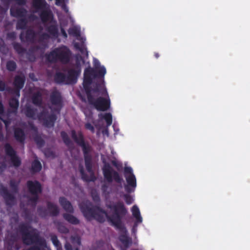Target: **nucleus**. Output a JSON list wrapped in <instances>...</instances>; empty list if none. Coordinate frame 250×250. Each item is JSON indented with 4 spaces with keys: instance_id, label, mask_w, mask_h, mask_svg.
<instances>
[{
    "instance_id": "1",
    "label": "nucleus",
    "mask_w": 250,
    "mask_h": 250,
    "mask_svg": "<svg viewBox=\"0 0 250 250\" xmlns=\"http://www.w3.org/2000/svg\"><path fill=\"white\" fill-rule=\"evenodd\" d=\"M71 137L75 142L82 148L85 166L86 170L89 173L88 176L84 172L83 166L82 165L79 166V170L80 172L82 179L85 182H94L96 178L94 175V171L92 169V159L91 155L92 147L88 142H85L84 136L81 131H79L77 134L75 130L71 131Z\"/></svg>"
},
{
    "instance_id": "2",
    "label": "nucleus",
    "mask_w": 250,
    "mask_h": 250,
    "mask_svg": "<svg viewBox=\"0 0 250 250\" xmlns=\"http://www.w3.org/2000/svg\"><path fill=\"white\" fill-rule=\"evenodd\" d=\"M32 5L36 12H39L40 18L45 30L51 37L57 38L59 36V30L56 21L54 24L49 25L46 24L47 22L53 21V15L45 0H33Z\"/></svg>"
},
{
    "instance_id": "3",
    "label": "nucleus",
    "mask_w": 250,
    "mask_h": 250,
    "mask_svg": "<svg viewBox=\"0 0 250 250\" xmlns=\"http://www.w3.org/2000/svg\"><path fill=\"white\" fill-rule=\"evenodd\" d=\"M107 208L112 211V215L107 216L108 220L121 232H126V229L122 223V219L126 216L128 211L124 203L118 201L113 204L107 205Z\"/></svg>"
},
{
    "instance_id": "4",
    "label": "nucleus",
    "mask_w": 250,
    "mask_h": 250,
    "mask_svg": "<svg viewBox=\"0 0 250 250\" xmlns=\"http://www.w3.org/2000/svg\"><path fill=\"white\" fill-rule=\"evenodd\" d=\"M79 207L86 219L90 220L94 219L100 223L104 221V218L102 213L106 214V212L100 207L94 206L90 202L86 201L81 203Z\"/></svg>"
},
{
    "instance_id": "5",
    "label": "nucleus",
    "mask_w": 250,
    "mask_h": 250,
    "mask_svg": "<svg viewBox=\"0 0 250 250\" xmlns=\"http://www.w3.org/2000/svg\"><path fill=\"white\" fill-rule=\"evenodd\" d=\"M71 52L66 46L55 48L48 54L45 55L46 59L51 63L61 62L62 64L68 63L71 59Z\"/></svg>"
},
{
    "instance_id": "6",
    "label": "nucleus",
    "mask_w": 250,
    "mask_h": 250,
    "mask_svg": "<svg viewBox=\"0 0 250 250\" xmlns=\"http://www.w3.org/2000/svg\"><path fill=\"white\" fill-rule=\"evenodd\" d=\"M103 173L105 181L111 183L114 180L117 183L121 184L123 181L122 177L119 173L114 170L108 163H105L103 168Z\"/></svg>"
},
{
    "instance_id": "7",
    "label": "nucleus",
    "mask_w": 250,
    "mask_h": 250,
    "mask_svg": "<svg viewBox=\"0 0 250 250\" xmlns=\"http://www.w3.org/2000/svg\"><path fill=\"white\" fill-rule=\"evenodd\" d=\"M106 98L99 97L95 99L93 98L88 102V104L93 106L98 111H105L108 110L110 107V100L108 96L107 92L104 90Z\"/></svg>"
},
{
    "instance_id": "8",
    "label": "nucleus",
    "mask_w": 250,
    "mask_h": 250,
    "mask_svg": "<svg viewBox=\"0 0 250 250\" xmlns=\"http://www.w3.org/2000/svg\"><path fill=\"white\" fill-rule=\"evenodd\" d=\"M47 208L40 206L37 208V212L42 218H45L48 216L51 217L57 216L60 213L59 207L50 201L46 202Z\"/></svg>"
},
{
    "instance_id": "9",
    "label": "nucleus",
    "mask_w": 250,
    "mask_h": 250,
    "mask_svg": "<svg viewBox=\"0 0 250 250\" xmlns=\"http://www.w3.org/2000/svg\"><path fill=\"white\" fill-rule=\"evenodd\" d=\"M106 72V69L104 66H100L97 70L90 67L86 68L84 72L83 81H85L87 83H92L93 78H103Z\"/></svg>"
},
{
    "instance_id": "10",
    "label": "nucleus",
    "mask_w": 250,
    "mask_h": 250,
    "mask_svg": "<svg viewBox=\"0 0 250 250\" xmlns=\"http://www.w3.org/2000/svg\"><path fill=\"white\" fill-rule=\"evenodd\" d=\"M50 101L51 104L56 107L50 108L53 112H56L59 114L63 106V101L61 92L56 89H55L50 95Z\"/></svg>"
},
{
    "instance_id": "11",
    "label": "nucleus",
    "mask_w": 250,
    "mask_h": 250,
    "mask_svg": "<svg viewBox=\"0 0 250 250\" xmlns=\"http://www.w3.org/2000/svg\"><path fill=\"white\" fill-rule=\"evenodd\" d=\"M38 119L42 122L43 125L48 128L54 126L55 123L57 119V115L52 113L49 114L47 110L43 109L38 116Z\"/></svg>"
},
{
    "instance_id": "12",
    "label": "nucleus",
    "mask_w": 250,
    "mask_h": 250,
    "mask_svg": "<svg viewBox=\"0 0 250 250\" xmlns=\"http://www.w3.org/2000/svg\"><path fill=\"white\" fill-rule=\"evenodd\" d=\"M4 150L6 154L10 157V161L12 165L15 167H19L21 164V159L17 155L16 151L9 143L5 144Z\"/></svg>"
},
{
    "instance_id": "13",
    "label": "nucleus",
    "mask_w": 250,
    "mask_h": 250,
    "mask_svg": "<svg viewBox=\"0 0 250 250\" xmlns=\"http://www.w3.org/2000/svg\"><path fill=\"white\" fill-rule=\"evenodd\" d=\"M36 38V33L32 28L27 29L25 33L22 31L20 35L21 42L34 43Z\"/></svg>"
},
{
    "instance_id": "14",
    "label": "nucleus",
    "mask_w": 250,
    "mask_h": 250,
    "mask_svg": "<svg viewBox=\"0 0 250 250\" xmlns=\"http://www.w3.org/2000/svg\"><path fill=\"white\" fill-rule=\"evenodd\" d=\"M26 185L28 190L31 194H39L42 193V186L39 181L29 180Z\"/></svg>"
},
{
    "instance_id": "15",
    "label": "nucleus",
    "mask_w": 250,
    "mask_h": 250,
    "mask_svg": "<svg viewBox=\"0 0 250 250\" xmlns=\"http://www.w3.org/2000/svg\"><path fill=\"white\" fill-rule=\"evenodd\" d=\"M0 193L4 198L7 206H12L15 202V197L14 195L9 193L6 187L1 186L0 188Z\"/></svg>"
},
{
    "instance_id": "16",
    "label": "nucleus",
    "mask_w": 250,
    "mask_h": 250,
    "mask_svg": "<svg viewBox=\"0 0 250 250\" xmlns=\"http://www.w3.org/2000/svg\"><path fill=\"white\" fill-rule=\"evenodd\" d=\"M11 16L16 18L26 17L27 11L23 7H11L10 9Z\"/></svg>"
},
{
    "instance_id": "17",
    "label": "nucleus",
    "mask_w": 250,
    "mask_h": 250,
    "mask_svg": "<svg viewBox=\"0 0 250 250\" xmlns=\"http://www.w3.org/2000/svg\"><path fill=\"white\" fill-rule=\"evenodd\" d=\"M81 70L75 69H70L67 71V83L74 84L76 83L78 76L81 73Z\"/></svg>"
},
{
    "instance_id": "18",
    "label": "nucleus",
    "mask_w": 250,
    "mask_h": 250,
    "mask_svg": "<svg viewBox=\"0 0 250 250\" xmlns=\"http://www.w3.org/2000/svg\"><path fill=\"white\" fill-rule=\"evenodd\" d=\"M14 136L16 140L21 143L23 144L26 139V135L23 129L20 127H15L14 128Z\"/></svg>"
},
{
    "instance_id": "19",
    "label": "nucleus",
    "mask_w": 250,
    "mask_h": 250,
    "mask_svg": "<svg viewBox=\"0 0 250 250\" xmlns=\"http://www.w3.org/2000/svg\"><path fill=\"white\" fill-rule=\"evenodd\" d=\"M59 200L61 206L65 211L69 213H74V210L71 203L66 198L60 197Z\"/></svg>"
},
{
    "instance_id": "20",
    "label": "nucleus",
    "mask_w": 250,
    "mask_h": 250,
    "mask_svg": "<svg viewBox=\"0 0 250 250\" xmlns=\"http://www.w3.org/2000/svg\"><path fill=\"white\" fill-rule=\"evenodd\" d=\"M125 178L127 185L125 186V190L127 192H130L131 191L130 188H135L136 187L135 176L134 174L126 175Z\"/></svg>"
},
{
    "instance_id": "21",
    "label": "nucleus",
    "mask_w": 250,
    "mask_h": 250,
    "mask_svg": "<svg viewBox=\"0 0 250 250\" xmlns=\"http://www.w3.org/2000/svg\"><path fill=\"white\" fill-rule=\"evenodd\" d=\"M26 78L23 74L15 76L13 82V85L15 87L22 89L24 85Z\"/></svg>"
},
{
    "instance_id": "22",
    "label": "nucleus",
    "mask_w": 250,
    "mask_h": 250,
    "mask_svg": "<svg viewBox=\"0 0 250 250\" xmlns=\"http://www.w3.org/2000/svg\"><path fill=\"white\" fill-rule=\"evenodd\" d=\"M32 103L37 106H41L42 104V94L40 91L34 93L32 96Z\"/></svg>"
},
{
    "instance_id": "23",
    "label": "nucleus",
    "mask_w": 250,
    "mask_h": 250,
    "mask_svg": "<svg viewBox=\"0 0 250 250\" xmlns=\"http://www.w3.org/2000/svg\"><path fill=\"white\" fill-rule=\"evenodd\" d=\"M9 105L12 109L10 112L14 114L17 113L19 106V102L18 99L15 97H12L9 100Z\"/></svg>"
},
{
    "instance_id": "24",
    "label": "nucleus",
    "mask_w": 250,
    "mask_h": 250,
    "mask_svg": "<svg viewBox=\"0 0 250 250\" xmlns=\"http://www.w3.org/2000/svg\"><path fill=\"white\" fill-rule=\"evenodd\" d=\"M63 218L69 223L73 225H78L80 223V220L70 213H63Z\"/></svg>"
},
{
    "instance_id": "25",
    "label": "nucleus",
    "mask_w": 250,
    "mask_h": 250,
    "mask_svg": "<svg viewBox=\"0 0 250 250\" xmlns=\"http://www.w3.org/2000/svg\"><path fill=\"white\" fill-rule=\"evenodd\" d=\"M124 234H122L119 236V240L122 242V243L124 245V246L127 248L129 247V245L132 243L131 239L127 236L126 234L127 231L126 232H122Z\"/></svg>"
},
{
    "instance_id": "26",
    "label": "nucleus",
    "mask_w": 250,
    "mask_h": 250,
    "mask_svg": "<svg viewBox=\"0 0 250 250\" xmlns=\"http://www.w3.org/2000/svg\"><path fill=\"white\" fill-rule=\"evenodd\" d=\"M28 20L26 17L18 19L16 23L17 30H24L27 27Z\"/></svg>"
},
{
    "instance_id": "27",
    "label": "nucleus",
    "mask_w": 250,
    "mask_h": 250,
    "mask_svg": "<svg viewBox=\"0 0 250 250\" xmlns=\"http://www.w3.org/2000/svg\"><path fill=\"white\" fill-rule=\"evenodd\" d=\"M91 84L87 83L85 81H83V85L86 94L88 103L94 98L91 93L92 89L90 87Z\"/></svg>"
},
{
    "instance_id": "28",
    "label": "nucleus",
    "mask_w": 250,
    "mask_h": 250,
    "mask_svg": "<svg viewBox=\"0 0 250 250\" xmlns=\"http://www.w3.org/2000/svg\"><path fill=\"white\" fill-rule=\"evenodd\" d=\"M54 80L56 83H62L67 82L66 76L62 72H57L54 77Z\"/></svg>"
},
{
    "instance_id": "29",
    "label": "nucleus",
    "mask_w": 250,
    "mask_h": 250,
    "mask_svg": "<svg viewBox=\"0 0 250 250\" xmlns=\"http://www.w3.org/2000/svg\"><path fill=\"white\" fill-rule=\"evenodd\" d=\"M131 211L133 216L136 218L137 222L141 223L142 222V218L141 216L139 208L136 205H134L131 208Z\"/></svg>"
},
{
    "instance_id": "30",
    "label": "nucleus",
    "mask_w": 250,
    "mask_h": 250,
    "mask_svg": "<svg viewBox=\"0 0 250 250\" xmlns=\"http://www.w3.org/2000/svg\"><path fill=\"white\" fill-rule=\"evenodd\" d=\"M99 117L101 119H104L106 123L107 126H110L112 123V116L110 113H106L104 114H99Z\"/></svg>"
},
{
    "instance_id": "31",
    "label": "nucleus",
    "mask_w": 250,
    "mask_h": 250,
    "mask_svg": "<svg viewBox=\"0 0 250 250\" xmlns=\"http://www.w3.org/2000/svg\"><path fill=\"white\" fill-rule=\"evenodd\" d=\"M42 165L38 160H35L32 163L31 170L33 173H37L42 169Z\"/></svg>"
},
{
    "instance_id": "32",
    "label": "nucleus",
    "mask_w": 250,
    "mask_h": 250,
    "mask_svg": "<svg viewBox=\"0 0 250 250\" xmlns=\"http://www.w3.org/2000/svg\"><path fill=\"white\" fill-rule=\"evenodd\" d=\"M61 136L63 140V143L68 147H70L73 145L72 142L68 137L66 132L64 131L61 132Z\"/></svg>"
},
{
    "instance_id": "33",
    "label": "nucleus",
    "mask_w": 250,
    "mask_h": 250,
    "mask_svg": "<svg viewBox=\"0 0 250 250\" xmlns=\"http://www.w3.org/2000/svg\"><path fill=\"white\" fill-rule=\"evenodd\" d=\"M36 112V109L32 108L31 107L28 106L26 107L25 110V114L26 116L28 118L34 119Z\"/></svg>"
},
{
    "instance_id": "34",
    "label": "nucleus",
    "mask_w": 250,
    "mask_h": 250,
    "mask_svg": "<svg viewBox=\"0 0 250 250\" xmlns=\"http://www.w3.org/2000/svg\"><path fill=\"white\" fill-rule=\"evenodd\" d=\"M12 44L14 50L19 54H22L26 52V49L20 43L14 42Z\"/></svg>"
},
{
    "instance_id": "35",
    "label": "nucleus",
    "mask_w": 250,
    "mask_h": 250,
    "mask_svg": "<svg viewBox=\"0 0 250 250\" xmlns=\"http://www.w3.org/2000/svg\"><path fill=\"white\" fill-rule=\"evenodd\" d=\"M34 140L39 147L43 146L45 144L44 140L38 133H36L34 135Z\"/></svg>"
},
{
    "instance_id": "36",
    "label": "nucleus",
    "mask_w": 250,
    "mask_h": 250,
    "mask_svg": "<svg viewBox=\"0 0 250 250\" xmlns=\"http://www.w3.org/2000/svg\"><path fill=\"white\" fill-rule=\"evenodd\" d=\"M51 240L57 250H62V245L56 235H51Z\"/></svg>"
},
{
    "instance_id": "37",
    "label": "nucleus",
    "mask_w": 250,
    "mask_h": 250,
    "mask_svg": "<svg viewBox=\"0 0 250 250\" xmlns=\"http://www.w3.org/2000/svg\"><path fill=\"white\" fill-rule=\"evenodd\" d=\"M10 187L11 188L12 191L15 193H17L19 191V182H16L14 180H11L10 181L9 183Z\"/></svg>"
},
{
    "instance_id": "38",
    "label": "nucleus",
    "mask_w": 250,
    "mask_h": 250,
    "mask_svg": "<svg viewBox=\"0 0 250 250\" xmlns=\"http://www.w3.org/2000/svg\"><path fill=\"white\" fill-rule=\"evenodd\" d=\"M74 46L77 49L79 50L82 54H85L87 56L88 55V52L84 44H80L78 43H76Z\"/></svg>"
},
{
    "instance_id": "39",
    "label": "nucleus",
    "mask_w": 250,
    "mask_h": 250,
    "mask_svg": "<svg viewBox=\"0 0 250 250\" xmlns=\"http://www.w3.org/2000/svg\"><path fill=\"white\" fill-rule=\"evenodd\" d=\"M6 68L9 71H14L17 68L16 63L14 61H9L6 63Z\"/></svg>"
},
{
    "instance_id": "40",
    "label": "nucleus",
    "mask_w": 250,
    "mask_h": 250,
    "mask_svg": "<svg viewBox=\"0 0 250 250\" xmlns=\"http://www.w3.org/2000/svg\"><path fill=\"white\" fill-rule=\"evenodd\" d=\"M41 49V47L39 45H34L31 46L29 49V53L28 54V55L29 57H31L33 59V61H34L35 59V57L33 54H31L30 53H34L35 52H36L40 50ZM29 59V57H28Z\"/></svg>"
},
{
    "instance_id": "41",
    "label": "nucleus",
    "mask_w": 250,
    "mask_h": 250,
    "mask_svg": "<svg viewBox=\"0 0 250 250\" xmlns=\"http://www.w3.org/2000/svg\"><path fill=\"white\" fill-rule=\"evenodd\" d=\"M68 33L69 35L75 37H79L80 36V30L78 28L74 27L69 29Z\"/></svg>"
},
{
    "instance_id": "42",
    "label": "nucleus",
    "mask_w": 250,
    "mask_h": 250,
    "mask_svg": "<svg viewBox=\"0 0 250 250\" xmlns=\"http://www.w3.org/2000/svg\"><path fill=\"white\" fill-rule=\"evenodd\" d=\"M91 195L92 200L95 203H98L100 201L99 195L96 190H92L91 192Z\"/></svg>"
},
{
    "instance_id": "43",
    "label": "nucleus",
    "mask_w": 250,
    "mask_h": 250,
    "mask_svg": "<svg viewBox=\"0 0 250 250\" xmlns=\"http://www.w3.org/2000/svg\"><path fill=\"white\" fill-rule=\"evenodd\" d=\"M33 195L29 199V201L32 203L33 206H35L39 200V194H32Z\"/></svg>"
},
{
    "instance_id": "44",
    "label": "nucleus",
    "mask_w": 250,
    "mask_h": 250,
    "mask_svg": "<svg viewBox=\"0 0 250 250\" xmlns=\"http://www.w3.org/2000/svg\"><path fill=\"white\" fill-rule=\"evenodd\" d=\"M10 88L7 86L4 82L0 81V91H10Z\"/></svg>"
},
{
    "instance_id": "45",
    "label": "nucleus",
    "mask_w": 250,
    "mask_h": 250,
    "mask_svg": "<svg viewBox=\"0 0 250 250\" xmlns=\"http://www.w3.org/2000/svg\"><path fill=\"white\" fill-rule=\"evenodd\" d=\"M124 197L126 204L130 205L133 203V200L130 195L126 194L124 195Z\"/></svg>"
},
{
    "instance_id": "46",
    "label": "nucleus",
    "mask_w": 250,
    "mask_h": 250,
    "mask_svg": "<svg viewBox=\"0 0 250 250\" xmlns=\"http://www.w3.org/2000/svg\"><path fill=\"white\" fill-rule=\"evenodd\" d=\"M44 154L46 156L50 157H55V153L51 149L48 148L44 150Z\"/></svg>"
},
{
    "instance_id": "47",
    "label": "nucleus",
    "mask_w": 250,
    "mask_h": 250,
    "mask_svg": "<svg viewBox=\"0 0 250 250\" xmlns=\"http://www.w3.org/2000/svg\"><path fill=\"white\" fill-rule=\"evenodd\" d=\"M50 35L47 33H43L41 34L40 36V41H42L43 40H47L50 38Z\"/></svg>"
},
{
    "instance_id": "48",
    "label": "nucleus",
    "mask_w": 250,
    "mask_h": 250,
    "mask_svg": "<svg viewBox=\"0 0 250 250\" xmlns=\"http://www.w3.org/2000/svg\"><path fill=\"white\" fill-rule=\"evenodd\" d=\"M7 39L14 41L16 38V33L15 32H11L7 34Z\"/></svg>"
},
{
    "instance_id": "49",
    "label": "nucleus",
    "mask_w": 250,
    "mask_h": 250,
    "mask_svg": "<svg viewBox=\"0 0 250 250\" xmlns=\"http://www.w3.org/2000/svg\"><path fill=\"white\" fill-rule=\"evenodd\" d=\"M125 176L134 174L133 173V170L131 167H125L124 169Z\"/></svg>"
},
{
    "instance_id": "50",
    "label": "nucleus",
    "mask_w": 250,
    "mask_h": 250,
    "mask_svg": "<svg viewBox=\"0 0 250 250\" xmlns=\"http://www.w3.org/2000/svg\"><path fill=\"white\" fill-rule=\"evenodd\" d=\"M17 240V236L16 234H12L10 236L9 243L13 245Z\"/></svg>"
},
{
    "instance_id": "51",
    "label": "nucleus",
    "mask_w": 250,
    "mask_h": 250,
    "mask_svg": "<svg viewBox=\"0 0 250 250\" xmlns=\"http://www.w3.org/2000/svg\"><path fill=\"white\" fill-rule=\"evenodd\" d=\"M85 128L86 129L89 130L92 133L95 132V128L90 123H86L85 124Z\"/></svg>"
},
{
    "instance_id": "52",
    "label": "nucleus",
    "mask_w": 250,
    "mask_h": 250,
    "mask_svg": "<svg viewBox=\"0 0 250 250\" xmlns=\"http://www.w3.org/2000/svg\"><path fill=\"white\" fill-rule=\"evenodd\" d=\"M30 129L35 132V134L38 133V128L32 123H29Z\"/></svg>"
},
{
    "instance_id": "53",
    "label": "nucleus",
    "mask_w": 250,
    "mask_h": 250,
    "mask_svg": "<svg viewBox=\"0 0 250 250\" xmlns=\"http://www.w3.org/2000/svg\"><path fill=\"white\" fill-rule=\"evenodd\" d=\"M75 69L80 70L81 71L80 61L78 58H77L76 61Z\"/></svg>"
},
{
    "instance_id": "54",
    "label": "nucleus",
    "mask_w": 250,
    "mask_h": 250,
    "mask_svg": "<svg viewBox=\"0 0 250 250\" xmlns=\"http://www.w3.org/2000/svg\"><path fill=\"white\" fill-rule=\"evenodd\" d=\"M21 89L19 88L15 87V89L13 91V93L15 94L18 98H19L20 96V90Z\"/></svg>"
},
{
    "instance_id": "55",
    "label": "nucleus",
    "mask_w": 250,
    "mask_h": 250,
    "mask_svg": "<svg viewBox=\"0 0 250 250\" xmlns=\"http://www.w3.org/2000/svg\"><path fill=\"white\" fill-rule=\"evenodd\" d=\"M6 166L4 163H0V173H2L6 168Z\"/></svg>"
},
{
    "instance_id": "56",
    "label": "nucleus",
    "mask_w": 250,
    "mask_h": 250,
    "mask_svg": "<svg viewBox=\"0 0 250 250\" xmlns=\"http://www.w3.org/2000/svg\"><path fill=\"white\" fill-rule=\"evenodd\" d=\"M19 5H24L26 3V0H15Z\"/></svg>"
},
{
    "instance_id": "57",
    "label": "nucleus",
    "mask_w": 250,
    "mask_h": 250,
    "mask_svg": "<svg viewBox=\"0 0 250 250\" xmlns=\"http://www.w3.org/2000/svg\"><path fill=\"white\" fill-rule=\"evenodd\" d=\"M64 247L66 250H73L71 245L68 242L65 244Z\"/></svg>"
},
{
    "instance_id": "58",
    "label": "nucleus",
    "mask_w": 250,
    "mask_h": 250,
    "mask_svg": "<svg viewBox=\"0 0 250 250\" xmlns=\"http://www.w3.org/2000/svg\"><path fill=\"white\" fill-rule=\"evenodd\" d=\"M4 113V106L1 101H0V114L3 115Z\"/></svg>"
},
{
    "instance_id": "59",
    "label": "nucleus",
    "mask_w": 250,
    "mask_h": 250,
    "mask_svg": "<svg viewBox=\"0 0 250 250\" xmlns=\"http://www.w3.org/2000/svg\"><path fill=\"white\" fill-rule=\"evenodd\" d=\"M112 164L116 167H117L118 169L119 168V167H122V165L121 164H119L116 161H112Z\"/></svg>"
},
{
    "instance_id": "60",
    "label": "nucleus",
    "mask_w": 250,
    "mask_h": 250,
    "mask_svg": "<svg viewBox=\"0 0 250 250\" xmlns=\"http://www.w3.org/2000/svg\"><path fill=\"white\" fill-rule=\"evenodd\" d=\"M94 65L96 68H98L100 66V62L97 59H94Z\"/></svg>"
},
{
    "instance_id": "61",
    "label": "nucleus",
    "mask_w": 250,
    "mask_h": 250,
    "mask_svg": "<svg viewBox=\"0 0 250 250\" xmlns=\"http://www.w3.org/2000/svg\"><path fill=\"white\" fill-rule=\"evenodd\" d=\"M64 3V0H56V4L58 6H62Z\"/></svg>"
},
{
    "instance_id": "62",
    "label": "nucleus",
    "mask_w": 250,
    "mask_h": 250,
    "mask_svg": "<svg viewBox=\"0 0 250 250\" xmlns=\"http://www.w3.org/2000/svg\"><path fill=\"white\" fill-rule=\"evenodd\" d=\"M61 33H62V35L63 36V37H64L65 38H66L67 37V35L66 31L64 29V28H61Z\"/></svg>"
},
{
    "instance_id": "63",
    "label": "nucleus",
    "mask_w": 250,
    "mask_h": 250,
    "mask_svg": "<svg viewBox=\"0 0 250 250\" xmlns=\"http://www.w3.org/2000/svg\"><path fill=\"white\" fill-rule=\"evenodd\" d=\"M61 6L65 13H67L68 12V8L65 3L63 4Z\"/></svg>"
},
{
    "instance_id": "64",
    "label": "nucleus",
    "mask_w": 250,
    "mask_h": 250,
    "mask_svg": "<svg viewBox=\"0 0 250 250\" xmlns=\"http://www.w3.org/2000/svg\"><path fill=\"white\" fill-rule=\"evenodd\" d=\"M92 91L94 92V93H97L99 91V88L98 86H97L96 87H94V88H93L92 89Z\"/></svg>"
}]
</instances>
